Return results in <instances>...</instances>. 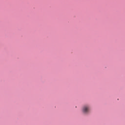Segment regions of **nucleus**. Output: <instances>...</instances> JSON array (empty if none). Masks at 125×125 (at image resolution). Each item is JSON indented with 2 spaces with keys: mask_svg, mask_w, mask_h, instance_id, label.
<instances>
[{
  "mask_svg": "<svg viewBox=\"0 0 125 125\" xmlns=\"http://www.w3.org/2000/svg\"><path fill=\"white\" fill-rule=\"evenodd\" d=\"M83 112L84 114H87L89 112V107L87 105H85L83 107Z\"/></svg>",
  "mask_w": 125,
  "mask_h": 125,
  "instance_id": "1",
  "label": "nucleus"
}]
</instances>
